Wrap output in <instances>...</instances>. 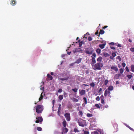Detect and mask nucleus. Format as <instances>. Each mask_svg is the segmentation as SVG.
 <instances>
[{"instance_id": "1", "label": "nucleus", "mask_w": 134, "mask_h": 134, "mask_svg": "<svg viewBox=\"0 0 134 134\" xmlns=\"http://www.w3.org/2000/svg\"><path fill=\"white\" fill-rule=\"evenodd\" d=\"M103 65L102 63L100 62H98L95 64L94 66H93V69L95 70H100L101 69V68L103 67Z\"/></svg>"}, {"instance_id": "2", "label": "nucleus", "mask_w": 134, "mask_h": 134, "mask_svg": "<svg viewBox=\"0 0 134 134\" xmlns=\"http://www.w3.org/2000/svg\"><path fill=\"white\" fill-rule=\"evenodd\" d=\"M36 112L37 113H41L43 110V107L42 105H38L36 107Z\"/></svg>"}, {"instance_id": "3", "label": "nucleus", "mask_w": 134, "mask_h": 134, "mask_svg": "<svg viewBox=\"0 0 134 134\" xmlns=\"http://www.w3.org/2000/svg\"><path fill=\"white\" fill-rule=\"evenodd\" d=\"M96 55L95 53H94L92 54V56L91 57H92L91 60L92 63L91 65L93 66V65L95 64L96 63V60L95 58L96 57Z\"/></svg>"}, {"instance_id": "4", "label": "nucleus", "mask_w": 134, "mask_h": 134, "mask_svg": "<svg viewBox=\"0 0 134 134\" xmlns=\"http://www.w3.org/2000/svg\"><path fill=\"white\" fill-rule=\"evenodd\" d=\"M64 116L65 117L66 120L69 121L70 120V114L69 113H66L65 114Z\"/></svg>"}, {"instance_id": "5", "label": "nucleus", "mask_w": 134, "mask_h": 134, "mask_svg": "<svg viewBox=\"0 0 134 134\" xmlns=\"http://www.w3.org/2000/svg\"><path fill=\"white\" fill-rule=\"evenodd\" d=\"M111 71L114 70L115 72H117L118 71V68L117 66L115 65H112L111 67Z\"/></svg>"}, {"instance_id": "6", "label": "nucleus", "mask_w": 134, "mask_h": 134, "mask_svg": "<svg viewBox=\"0 0 134 134\" xmlns=\"http://www.w3.org/2000/svg\"><path fill=\"white\" fill-rule=\"evenodd\" d=\"M47 78L46 79V80L47 81L51 80L53 79V77L49 74L47 75Z\"/></svg>"}, {"instance_id": "7", "label": "nucleus", "mask_w": 134, "mask_h": 134, "mask_svg": "<svg viewBox=\"0 0 134 134\" xmlns=\"http://www.w3.org/2000/svg\"><path fill=\"white\" fill-rule=\"evenodd\" d=\"M82 50L81 48H76L75 49L73 50V52L75 54L76 52H79L80 51H82Z\"/></svg>"}, {"instance_id": "8", "label": "nucleus", "mask_w": 134, "mask_h": 134, "mask_svg": "<svg viewBox=\"0 0 134 134\" xmlns=\"http://www.w3.org/2000/svg\"><path fill=\"white\" fill-rule=\"evenodd\" d=\"M94 51L92 49L91 51H89L88 50H86L85 51V53L88 54H92L93 53V52Z\"/></svg>"}, {"instance_id": "9", "label": "nucleus", "mask_w": 134, "mask_h": 134, "mask_svg": "<svg viewBox=\"0 0 134 134\" xmlns=\"http://www.w3.org/2000/svg\"><path fill=\"white\" fill-rule=\"evenodd\" d=\"M79 93L80 95L81 96L84 95L85 93V91L83 90H80Z\"/></svg>"}, {"instance_id": "10", "label": "nucleus", "mask_w": 134, "mask_h": 134, "mask_svg": "<svg viewBox=\"0 0 134 134\" xmlns=\"http://www.w3.org/2000/svg\"><path fill=\"white\" fill-rule=\"evenodd\" d=\"M16 1L15 0H11V1L10 4L13 6L15 5L16 4Z\"/></svg>"}, {"instance_id": "11", "label": "nucleus", "mask_w": 134, "mask_h": 134, "mask_svg": "<svg viewBox=\"0 0 134 134\" xmlns=\"http://www.w3.org/2000/svg\"><path fill=\"white\" fill-rule=\"evenodd\" d=\"M110 91L108 90H106L105 91L104 96H106L107 95L109 94L110 93Z\"/></svg>"}, {"instance_id": "12", "label": "nucleus", "mask_w": 134, "mask_h": 134, "mask_svg": "<svg viewBox=\"0 0 134 134\" xmlns=\"http://www.w3.org/2000/svg\"><path fill=\"white\" fill-rule=\"evenodd\" d=\"M121 76V75L120 74H117L115 75L114 78L116 79H118Z\"/></svg>"}, {"instance_id": "13", "label": "nucleus", "mask_w": 134, "mask_h": 134, "mask_svg": "<svg viewBox=\"0 0 134 134\" xmlns=\"http://www.w3.org/2000/svg\"><path fill=\"white\" fill-rule=\"evenodd\" d=\"M69 77L68 75H66V76L64 78H62L60 79L62 80H67L69 79Z\"/></svg>"}, {"instance_id": "14", "label": "nucleus", "mask_w": 134, "mask_h": 134, "mask_svg": "<svg viewBox=\"0 0 134 134\" xmlns=\"http://www.w3.org/2000/svg\"><path fill=\"white\" fill-rule=\"evenodd\" d=\"M82 60V59L81 58H80L78 59L75 62V63H77V64H79L81 62Z\"/></svg>"}, {"instance_id": "15", "label": "nucleus", "mask_w": 134, "mask_h": 134, "mask_svg": "<svg viewBox=\"0 0 134 134\" xmlns=\"http://www.w3.org/2000/svg\"><path fill=\"white\" fill-rule=\"evenodd\" d=\"M36 119L40 122H42V121L43 119L42 117H38L36 118Z\"/></svg>"}, {"instance_id": "16", "label": "nucleus", "mask_w": 134, "mask_h": 134, "mask_svg": "<svg viewBox=\"0 0 134 134\" xmlns=\"http://www.w3.org/2000/svg\"><path fill=\"white\" fill-rule=\"evenodd\" d=\"M78 123L79 125L80 126L82 127H84V124H83L82 122L81 121L79 122L78 121Z\"/></svg>"}, {"instance_id": "17", "label": "nucleus", "mask_w": 134, "mask_h": 134, "mask_svg": "<svg viewBox=\"0 0 134 134\" xmlns=\"http://www.w3.org/2000/svg\"><path fill=\"white\" fill-rule=\"evenodd\" d=\"M105 44H100L99 45V47L101 49H103L104 48L105 46Z\"/></svg>"}, {"instance_id": "18", "label": "nucleus", "mask_w": 134, "mask_h": 134, "mask_svg": "<svg viewBox=\"0 0 134 134\" xmlns=\"http://www.w3.org/2000/svg\"><path fill=\"white\" fill-rule=\"evenodd\" d=\"M102 58L101 57H99L97 59V61L99 62H102Z\"/></svg>"}, {"instance_id": "19", "label": "nucleus", "mask_w": 134, "mask_h": 134, "mask_svg": "<svg viewBox=\"0 0 134 134\" xmlns=\"http://www.w3.org/2000/svg\"><path fill=\"white\" fill-rule=\"evenodd\" d=\"M68 129L65 127L63 128V131L62 132H63L66 133L68 131Z\"/></svg>"}, {"instance_id": "20", "label": "nucleus", "mask_w": 134, "mask_h": 134, "mask_svg": "<svg viewBox=\"0 0 134 134\" xmlns=\"http://www.w3.org/2000/svg\"><path fill=\"white\" fill-rule=\"evenodd\" d=\"M96 51L97 53L99 54L101 52V50L100 49L98 48L96 49Z\"/></svg>"}, {"instance_id": "21", "label": "nucleus", "mask_w": 134, "mask_h": 134, "mask_svg": "<svg viewBox=\"0 0 134 134\" xmlns=\"http://www.w3.org/2000/svg\"><path fill=\"white\" fill-rule=\"evenodd\" d=\"M63 124L64 127H65L66 125V122L65 120L63 121Z\"/></svg>"}, {"instance_id": "22", "label": "nucleus", "mask_w": 134, "mask_h": 134, "mask_svg": "<svg viewBox=\"0 0 134 134\" xmlns=\"http://www.w3.org/2000/svg\"><path fill=\"white\" fill-rule=\"evenodd\" d=\"M131 71L133 72H134V65H131Z\"/></svg>"}, {"instance_id": "23", "label": "nucleus", "mask_w": 134, "mask_h": 134, "mask_svg": "<svg viewBox=\"0 0 134 134\" xmlns=\"http://www.w3.org/2000/svg\"><path fill=\"white\" fill-rule=\"evenodd\" d=\"M113 86H110L109 87L108 90L109 91H112L113 90Z\"/></svg>"}, {"instance_id": "24", "label": "nucleus", "mask_w": 134, "mask_h": 134, "mask_svg": "<svg viewBox=\"0 0 134 134\" xmlns=\"http://www.w3.org/2000/svg\"><path fill=\"white\" fill-rule=\"evenodd\" d=\"M78 114L81 117H82V116L83 113L82 111L79 110Z\"/></svg>"}, {"instance_id": "25", "label": "nucleus", "mask_w": 134, "mask_h": 134, "mask_svg": "<svg viewBox=\"0 0 134 134\" xmlns=\"http://www.w3.org/2000/svg\"><path fill=\"white\" fill-rule=\"evenodd\" d=\"M131 75H127V77L129 79H131L132 77V75L133 74L131 73Z\"/></svg>"}, {"instance_id": "26", "label": "nucleus", "mask_w": 134, "mask_h": 134, "mask_svg": "<svg viewBox=\"0 0 134 134\" xmlns=\"http://www.w3.org/2000/svg\"><path fill=\"white\" fill-rule=\"evenodd\" d=\"M104 33V31L102 30H100V31L99 34H103Z\"/></svg>"}, {"instance_id": "27", "label": "nucleus", "mask_w": 134, "mask_h": 134, "mask_svg": "<svg viewBox=\"0 0 134 134\" xmlns=\"http://www.w3.org/2000/svg\"><path fill=\"white\" fill-rule=\"evenodd\" d=\"M119 71L120 73V74H121V75L122 74V73L123 72L124 70L122 69L121 68L120 69Z\"/></svg>"}, {"instance_id": "28", "label": "nucleus", "mask_w": 134, "mask_h": 134, "mask_svg": "<svg viewBox=\"0 0 134 134\" xmlns=\"http://www.w3.org/2000/svg\"><path fill=\"white\" fill-rule=\"evenodd\" d=\"M83 99L84 100V102L86 104L87 103V100L86 99V98L85 97H84L83 98Z\"/></svg>"}, {"instance_id": "29", "label": "nucleus", "mask_w": 134, "mask_h": 134, "mask_svg": "<svg viewBox=\"0 0 134 134\" xmlns=\"http://www.w3.org/2000/svg\"><path fill=\"white\" fill-rule=\"evenodd\" d=\"M87 116L88 117H90L92 116V114H91L87 113Z\"/></svg>"}, {"instance_id": "30", "label": "nucleus", "mask_w": 134, "mask_h": 134, "mask_svg": "<svg viewBox=\"0 0 134 134\" xmlns=\"http://www.w3.org/2000/svg\"><path fill=\"white\" fill-rule=\"evenodd\" d=\"M103 55L105 57H107L109 56V55L107 53H104Z\"/></svg>"}, {"instance_id": "31", "label": "nucleus", "mask_w": 134, "mask_h": 134, "mask_svg": "<svg viewBox=\"0 0 134 134\" xmlns=\"http://www.w3.org/2000/svg\"><path fill=\"white\" fill-rule=\"evenodd\" d=\"M116 59H118L120 61H121V58L120 57V56H118L117 57Z\"/></svg>"}, {"instance_id": "32", "label": "nucleus", "mask_w": 134, "mask_h": 134, "mask_svg": "<svg viewBox=\"0 0 134 134\" xmlns=\"http://www.w3.org/2000/svg\"><path fill=\"white\" fill-rule=\"evenodd\" d=\"M74 131L75 132H80L76 128L74 129Z\"/></svg>"}, {"instance_id": "33", "label": "nucleus", "mask_w": 134, "mask_h": 134, "mask_svg": "<svg viewBox=\"0 0 134 134\" xmlns=\"http://www.w3.org/2000/svg\"><path fill=\"white\" fill-rule=\"evenodd\" d=\"M80 40H79L78 42H79V46L80 47L82 45V42H80Z\"/></svg>"}, {"instance_id": "34", "label": "nucleus", "mask_w": 134, "mask_h": 134, "mask_svg": "<svg viewBox=\"0 0 134 134\" xmlns=\"http://www.w3.org/2000/svg\"><path fill=\"white\" fill-rule=\"evenodd\" d=\"M73 101L74 102H77L78 101V100L77 99L74 98H73Z\"/></svg>"}, {"instance_id": "35", "label": "nucleus", "mask_w": 134, "mask_h": 134, "mask_svg": "<svg viewBox=\"0 0 134 134\" xmlns=\"http://www.w3.org/2000/svg\"><path fill=\"white\" fill-rule=\"evenodd\" d=\"M59 98L60 100H62L63 99V95H59Z\"/></svg>"}, {"instance_id": "36", "label": "nucleus", "mask_w": 134, "mask_h": 134, "mask_svg": "<svg viewBox=\"0 0 134 134\" xmlns=\"http://www.w3.org/2000/svg\"><path fill=\"white\" fill-rule=\"evenodd\" d=\"M37 129L39 131H41L42 130V129L41 127H38L37 128Z\"/></svg>"}, {"instance_id": "37", "label": "nucleus", "mask_w": 134, "mask_h": 134, "mask_svg": "<svg viewBox=\"0 0 134 134\" xmlns=\"http://www.w3.org/2000/svg\"><path fill=\"white\" fill-rule=\"evenodd\" d=\"M95 106L97 108H99L100 107L98 104H97L95 105Z\"/></svg>"}, {"instance_id": "38", "label": "nucleus", "mask_w": 134, "mask_h": 134, "mask_svg": "<svg viewBox=\"0 0 134 134\" xmlns=\"http://www.w3.org/2000/svg\"><path fill=\"white\" fill-rule=\"evenodd\" d=\"M72 90L75 92H77V89L76 88L74 89H72Z\"/></svg>"}, {"instance_id": "39", "label": "nucleus", "mask_w": 134, "mask_h": 134, "mask_svg": "<svg viewBox=\"0 0 134 134\" xmlns=\"http://www.w3.org/2000/svg\"><path fill=\"white\" fill-rule=\"evenodd\" d=\"M101 102L103 104L104 103V100L102 98H101Z\"/></svg>"}, {"instance_id": "40", "label": "nucleus", "mask_w": 134, "mask_h": 134, "mask_svg": "<svg viewBox=\"0 0 134 134\" xmlns=\"http://www.w3.org/2000/svg\"><path fill=\"white\" fill-rule=\"evenodd\" d=\"M92 134H99L98 132L96 131H94L92 132Z\"/></svg>"}, {"instance_id": "41", "label": "nucleus", "mask_w": 134, "mask_h": 134, "mask_svg": "<svg viewBox=\"0 0 134 134\" xmlns=\"http://www.w3.org/2000/svg\"><path fill=\"white\" fill-rule=\"evenodd\" d=\"M42 92L41 93V97L39 98V101H40L41 100H42L43 98L42 96Z\"/></svg>"}, {"instance_id": "42", "label": "nucleus", "mask_w": 134, "mask_h": 134, "mask_svg": "<svg viewBox=\"0 0 134 134\" xmlns=\"http://www.w3.org/2000/svg\"><path fill=\"white\" fill-rule=\"evenodd\" d=\"M88 40L89 41H91L92 40V38L90 36H89L88 38Z\"/></svg>"}, {"instance_id": "43", "label": "nucleus", "mask_w": 134, "mask_h": 134, "mask_svg": "<svg viewBox=\"0 0 134 134\" xmlns=\"http://www.w3.org/2000/svg\"><path fill=\"white\" fill-rule=\"evenodd\" d=\"M112 55L114 57H115L116 55V54L115 53H112Z\"/></svg>"}, {"instance_id": "44", "label": "nucleus", "mask_w": 134, "mask_h": 134, "mask_svg": "<svg viewBox=\"0 0 134 134\" xmlns=\"http://www.w3.org/2000/svg\"><path fill=\"white\" fill-rule=\"evenodd\" d=\"M97 101H99L100 100V97L99 96H97L96 98Z\"/></svg>"}, {"instance_id": "45", "label": "nucleus", "mask_w": 134, "mask_h": 134, "mask_svg": "<svg viewBox=\"0 0 134 134\" xmlns=\"http://www.w3.org/2000/svg\"><path fill=\"white\" fill-rule=\"evenodd\" d=\"M99 132H100V134H104L103 131V130H101L99 131Z\"/></svg>"}, {"instance_id": "46", "label": "nucleus", "mask_w": 134, "mask_h": 134, "mask_svg": "<svg viewBox=\"0 0 134 134\" xmlns=\"http://www.w3.org/2000/svg\"><path fill=\"white\" fill-rule=\"evenodd\" d=\"M62 90L61 89H59L58 91V92L59 93H61L62 92Z\"/></svg>"}, {"instance_id": "47", "label": "nucleus", "mask_w": 134, "mask_h": 134, "mask_svg": "<svg viewBox=\"0 0 134 134\" xmlns=\"http://www.w3.org/2000/svg\"><path fill=\"white\" fill-rule=\"evenodd\" d=\"M126 70V71L127 72H129V70L128 69V67L127 66H126L125 68Z\"/></svg>"}, {"instance_id": "48", "label": "nucleus", "mask_w": 134, "mask_h": 134, "mask_svg": "<svg viewBox=\"0 0 134 134\" xmlns=\"http://www.w3.org/2000/svg\"><path fill=\"white\" fill-rule=\"evenodd\" d=\"M108 82V80H105V81H104V84H107Z\"/></svg>"}, {"instance_id": "49", "label": "nucleus", "mask_w": 134, "mask_h": 134, "mask_svg": "<svg viewBox=\"0 0 134 134\" xmlns=\"http://www.w3.org/2000/svg\"><path fill=\"white\" fill-rule=\"evenodd\" d=\"M130 51H132L133 52H134V48H130Z\"/></svg>"}, {"instance_id": "50", "label": "nucleus", "mask_w": 134, "mask_h": 134, "mask_svg": "<svg viewBox=\"0 0 134 134\" xmlns=\"http://www.w3.org/2000/svg\"><path fill=\"white\" fill-rule=\"evenodd\" d=\"M90 71L88 70H86L85 71V73L86 74H87L89 73Z\"/></svg>"}, {"instance_id": "51", "label": "nucleus", "mask_w": 134, "mask_h": 134, "mask_svg": "<svg viewBox=\"0 0 134 134\" xmlns=\"http://www.w3.org/2000/svg\"><path fill=\"white\" fill-rule=\"evenodd\" d=\"M122 66L123 67H124L126 65V64L125 63H123L122 64Z\"/></svg>"}, {"instance_id": "52", "label": "nucleus", "mask_w": 134, "mask_h": 134, "mask_svg": "<svg viewBox=\"0 0 134 134\" xmlns=\"http://www.w3.org/2000/svg\"><path fill=\"white\" fill-rule=\"evenodd\" d=\"M84 134H89V132L87 131H85L84 132Z\"/></svg>"}, {"instance_id": "53", "label": "nucleus", "mask_w": 134, "mask_h": 134, "mask_svg": "<svg viewBox=\"0 0 134 134\" xmlns=\"http://www.w3.org/2000/svg\"><path fill=\"white\" fill-rule=\"evenodd\" d=\"M75 120L76 121H77V122L78 121H79V120H78V118H75Z\"/></svg>"}, {"instance_id": "54", "label": "nucleus", "mask_w": 134, "mask_h": 134, "mask_svg": "<svg viewBox=\"0 0 134 134\" xmlns=\"http://www.w3.org/2000/svg\"><path fill=\"white\" fill-rule=\"evenodd\" d=\"M40 90H42L43 92L44 90V87H41V88H40Z\"/></svg>"}, {"instance_id": "55", "label": "nucleus", "mask_w": 134, "mask_h": 134, "mask_svg": "<svg viewBox=\"0 0 134 134\" xmlns=\"http://www.w3.org/2000/svg\"><path fill=\"white\" fill-rule=\"evenodd\" d=\"M110 44H111L112 45H114V43L113 42H111L110 43Z\"/></svg>"}, {"instance_id": "56", "label": "nucleus", "mask_w": 134, "mask_h": 134, "mask_svg": "<svg viewBox=\"0 0 134 134\" xmlns=\"http://www.w3.org/2000/svg\"><path fill=\"white\" fill-rule=\"evenodd\" d=\"M110 48L111 49H115V48L114 47H110Z\"/></svg>"}, {"instance_id": "57", "label": "nucleus", "mask_w": 134, "mask_h": 134, "mask_svg": "<svg viewBox=\"0 0 134 134\" xmlns=\"http://www.w3.org/2000/svg\"><path fill=\"white\" fill-rule=\"evenodd\" d=\"M108 27L107 26H104L103 27V28L104 29L105 28H107Z\"/></svg>"}, {"instance_id": "58", "label": "nucleus", "mask_w": 134, "mask_h": 134, "mask_svg": "<svg viewBox=\"0 0 134 134\" xmlns=\"http://www.w3.org/2000/svg\"><path fill=\"white\" fill-rule=\"evenodd\" d=\"M110 58L112 59H114V57L113 56H110Z\"/></svg>"}, {"instance_id": "59", "label": "nucleus", "mask_w": 134, "mask_h": 134, "mask_svg": "<svg viewBox=\"0 0 134 134\" xmlns=\"http://www.w3.org/2000/svg\"><path fill=\"white\" fill-rule=\"evenodd\" d=\"M127 127H128V128H129L131 130H133V129H132V128H131V127H130L129 126H127Z\"/></svg>"}, {"instance_id": "60", "label": "nucleus", "mask_w": 134, "mask_h": 134, "mask_svg": "<svg viewBox=\"0 0 134 134\" xmlns=\"http://www.w3.org/2000/svg\"><path fill=\"white\" fill-rule=\"evenodd\" d=\"M119 47H121V45L120 44H118L117 45Z\"/></svg>"}, {"instance_id": "61", "label": "nucleus", "mask_w": 134, "mask_h": 134, "mask_svg": "<svg viewBox=\"0 0 134 134\" xmlns=\"http://www.w3.org/2000/svg\"><path fill=\"white\" fill-rule=\"evenodd\" d=\"M98 31H97L96 32H95V35H96L98 34Z\"/></svg>"}, {"instance_id": "62", "label": "nucleus", "mask_w": 134, "mask_h": 134, "mask_svg": "<svg viewBox=\"0 0 134 134\" xmlns=\"http://www.w3.org/2000/svg\"><path fill=\"white\" fill-rule=\"evenodd\" d=\"M95 84H90L91 86L92 87H94V86Z\"/></svg>"}, {"instance_id": "63", "label": "nucleus", "mask_w": 134, "mask_h": 134, "mask_svg": "<svg viewBox=\"0 0 134 134\" xmlns=\"http://www.w3.org/2000/svg\"><path fill=\"white\" fill-rule=\"evenodd\" d=\"M108 107V105H105V106H104V107L105 108H107Z\"/></svg>"}, {"instance_id": "64", "label": "nucleus", "mask_w": 134, "mask_h": 134, "mask_svg": "<svg viewBox=\"0 0 134 134\" xmlns=\"http://www.w3.org/2000/svg\"><path fill=\"white\" fill-rule=\"evenodd\" d=\"M102 88H100L99 90V92H100L101 91H102Z\"/></svg>"}]
</instances>
